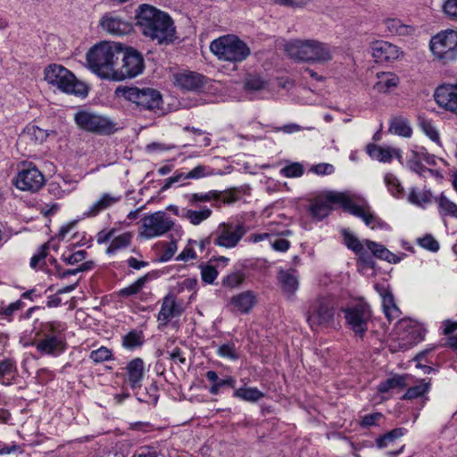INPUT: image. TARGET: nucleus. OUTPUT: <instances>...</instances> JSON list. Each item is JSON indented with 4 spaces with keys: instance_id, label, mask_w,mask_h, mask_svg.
<instances>
[{
    "instance_id": "f257e3e1",
    "label": "nucleus",
    "mask_w": 457,
    "mask_h": 457,
    "mask_svg": "<svg viewBox=\"0 0 457 457\" xmlns=\"http://www.w3.org/2000/svg\"><path fill=\"white\" fill-rule=\"evenodd\" d=\"M136 25L146 37L159 45H168L175 39L176 29L170 16L149 4L138 6Z\"/></svg>"
},
{
    "instance_id": "f03ea898",
    "label": "nucleus",
    "mask_w": 457,
    "mask_h": 457,
    "mask_svg": "<svg viewBox=\"0 0 457 457\" xmlns=\"http://www.w3.org/2000/svg\"><path fill=\"white\" fill-rule=\"evenodd\" d=\"M122 54V46L114 42H101L87 53L89 70L104 79L113 80L117 62Z\"/></svg>"
},
{
    "instance_id": "7ed1b4c3",
    "label": "nucleus",
    "mask_w": 457,
    "mask_h": 457,
    "mask_svg": "<svg viewBox=\"0 0 457 457\" xmlns=\"http://www.w3.org/2000/svg\"><path fill=\"white\" fill-rule=\"evenodd\" d=\"M285 51L296 61L324 63L333 58V48L323 42L307 39H295L285 44Z\"/></svg>"
},
{
    "instance_id": "20e7f679",
    "label": "nucleus",
    "mask_w": 457,
    "mask_h": 457,
    "mask_svg": "<svg viewBox=\"0 0 457 457\" xmlns=\"http://www.w3.org/2000/svg\"><path fill=\"white\" fill-rule=\"evenodd\" d=\"M115 96L130 102L139 112H155L162 108V96L155 88L148 87L119 86L115 89Z\"/></svg>"
},
{
    "instance_id": "39448f33",
    "label": "nucleus",
    "mask_w": 457,
    "mask_h": 457,
    "mask_svg": "<svg viewBox=\"0 0 457 457\" xmlns=\"http://www.w3.org/2000/svg\"><path fill=\"white\" fill-rule=\"evenodd\" d=\"M45 80L56 87L61 91L80 97L88 94L87 86L78 80L76 77L65 67L59 64H51L45 69Z\"/></svg>"
},
{
    "instance_id": "423d86ee",
    "label": "nucleus",
    "mask_w": 457,
    "mask_h": 457,
    "mask_svg": "<svg viewBox=\"0 0 457 457\" xmlns=\"http://www.w3.org/2000/svg\"><path fill=\"white\" fill-rule=\"evenodd\" d=\"M210 49L220 60L240 62L251 54L248 46L237 37L228 35L213 40Z\"/></svg>"
},
{
    "instance_id": "0eeeda50",
    "label": "nucleus",
    "mask_w": 457,
    "mask_h": 457,
    "mask_svg": "<svg viewBox=\"0 0 457 457\" xmlns=\"http://www.w3.org/2000/svg\"><path fill=\"white\" fill-rule=\"evenodd\" d=\"M74 121L80 129L97 135H111L116 131V124L108 117L86 109L74 114Z\"/></svg>"
},
{
    "instance_id": "6e6552de",
    "label": "nucleus",
    "mask_w": 457,
    "mask_h": 457,
    "mask_svg": "<svg viewBox=\"0 0 457 457\" xmlns=\"http://www.w3.org/2000/svg\"><path fill=\"white\" fill-rule=\"evenodd\" d=\"M429 47L434 56L444 64L457 60V31L446 29L433 36Z\"/></svg>"
},
{
    "instance_id": "1a4fd4ad",
    "label": "nucleus",
    "mask_w": 457,
    "mask_h": 457,
    "mask_svg": "<svg viewBox=\"0 0 457 457\" xmlns=\"http://www.w3.org/2000/svg\"><path fill=\"white\" fill-rule=\"evenodd\" d=\"M335 303L329 296L319 297L307 312L306 319L313 329L314 327L333 328L335 324Z\"/></svg>"
},
{
    "instance_id": "9d476101",
    "label": "nucleus",
    "mask_w": 457,
    "mask_h": 457,
    "mask_svg": "<svg viewBox=\"0 0 457 457\" xmlns=\"http://www.w3.org/2000/svg\"><path fill=\"white\" fill-rule=\"evenodd\" d=\"M121 65L114 72L113 81H122L134 79L142 74L145 69V60L140 52L133 47H122Z\"/></svg>"
},
{
    "instance_id": "9b49d317",
    "label": "nucleus",
    "mask_w": 457,
    "mask_h": 457,
    "mask_svg": "<svg viewBox=\"0 0 457 457\" xmlns=\"http://www.w3.org/2000/svg\"><path fill=\"white\" fill-rule=\"evenodd\" d=\"M346 324L360 338H363L371 322L372 312L367 303H360L344 311Z\"/></svg>"
},
{
    "instance_id": "f8f14e48",
    "label": "nucleus",
    "mask_w": 457,
    "mask_h": 457,
    "mask_svg": "<svg viewBox=\"0 0 457 457\" xmlns=\"http://www.w3.org/2000/svg\"><path fill=\"white\" fill-rule=\"evenodd\" d=\"M174 226V222L164 212H155L142 219V230L140 236L151 239L163 236Z\"/></svg>"
},
{
    "instance_id": "ddd939ff",
    "label": "nucleus",
    "mask_w": 457,
    "mask_h": 457,
    "mask_svg": "<svg viewBox=\"0 0 457 457\" xmlns=\"http://www.w3.org/2000/svg\"><path fill=\"white\" fill-rule=\"evenodd\" d=\"M246 233L243 224L222 223L213 232V244L225 248L235 247Z\"/></svg>"
},
{
    "instance_id": "4468645a",
    "label": "nucleus",
    "mask_w": 457,
    "mask_h": 457,
    "mask_svg": "<svg viewBox=\"0 0 457 457\" xmlns=\"http://www.w3.org/2000/svg\"><path fill=\"white\" fill-rule=\"evenodd\" d=\"M14 185L21 190L36 192L45 185V178L36 166L29 164L18 172Z\"/></svg>"
},
{
    "instance_id": "2eb2a0df",
    "label": "nucleus",
    "mask_w": 457,
    "mask_h": 457,
    "mask_svg": "<svg viewBox=\"0 0 457 457\" xmlns=\"http://www.w3.org/2000/svg\"><path fill=\"white\" fill-rule=\"evenodd\" d=\"M340 200H342L341 193L326 192L312 200L309 206L310 213L314 219L322 220L330 213L332 205L339 204Z\"/></svg>"
},
{
    "instance_id": "dca6fc26",
    "label": "nucleus",
    "mask_w": 457,
    "mask_h": 457,
    "mask_svg": "<svg viewBox=\"0 0 457 457\" xmlns=\"http://www.w3.org/2000/svg\"><path fill=\"white\" fill-rule=\"evenodd\" d=\"M371 54L378 63L393 62L403 56V52L397 46L384 40L372 43Z\"/></svg>"
},
{
    "instance_id": "f3484780",
    "label": "nucleus",
    "mask_w": 457,
    "mask_h": 457,
    "mask_svg": "<svg viewBox=\"0 0 457 457\" xmlns=\"http://www.w3.org/2000/svg\"><path fill=\"white\" fill-rule=\"evenodd\" d=\"M434 97L440 107L457 114V82L439 86Z\"/></svg>"
},
{
    "instance_id": "a211bd4d",
    "label": "nucleus",
    "mask_w": 457,
    "mask_h": 457,
    "mask_svg": "<svg viewBox=\"0 0 457 457\" xmlns=\"http://www.w3.org/2000/svg\"><path fill=\"white\" fill-rule=\"evenodd\" d=\"M124 378L132 390L142 386L145 377V362L141 358H134L124 368Z\"/></svg>"
},
{
    "instance_id": "6ab92c4d",
    "label": "nucleus",
    "mask_w": 457,
    "mask_h": 457,
    "mask_svg": "<svg viewBox=\"0 0 457 457\" xmlns=\"http://www.w3.org/2000/svg\"><path fill=\"white\" fill-rule=\"evenodd\" d=\"M36 348L41 354L57 356L64 352L65 342L62 336H45L37 342Z\"/></svg>"
},
{
    "instance_id": "aec40b11",
    "label": "nucleus",
    "mask_w": 457,
    "mask_h": 457,
    "mask_svg": "<svg viewBox=\"0 0 457 457\" xmlns=\"http://www.w3.org/2000/svg\"><path fill=\"white\" fill-rule=\"evenodd\" d=\"M100 25L106 32L117 36L128 34L131 30L130 23L113 13L104 15Z\"/></svg>"
},
{
    "instance_id": "412c9836",
    "label": "nucleus",
    "mask_w": 457,
    "mask_h": 457,
    "mask_svg": "<svg viewBox=\"0 0 457 457\" xmlns=\"http://www.w3.org/2000/svg\"><path fill=\"white\" fill-rule=\"evenodd\" d=\"M183 309L176 303L175 296L170 294L167 295L162 300V307L157 316L160 326H167L173 317L181 315Z\"/></svg>"
},
{
    "instance_id": "4be33fe9",
    "label": "nucleus",
    "mask_w": 457,
    "mask_h": 457,
    "mask_svg": "<svg viewBox=\"0 0 457 457\" xmlns=\"http://www.w3.org/2000/svg\"><path fill=\"white\" fill-rule=\"evenodd\" d=\"M205 378L210 383L208 391L212 395H217L225 388H236L237 379L233 376L225 375L219 377L214 370H208Z\"/></svg>"
},
{
    "instance_id": "5701e85b",
    "label": "nucleus",
    "mask_w": 457,
    "mask_h": 457,
    "mask_svg": "<svg viewBox=\"0 0 457 457\" xmlns=\"http://www.w3.org/2000/svg\"><path fill=\"white\" fill-rule=\"evenodd\" d=\"M342 200L339 201V204L343 209L349 213L361 218L365 224H370V220H373L372 213L370 212V206L358 205L345 194L341 193Z\"/></svg>"
},
{
    "instance_id": "b1692460",
    "label": "nucleus",
    "mask_w": 457,
    "mask_h": 457,
    "mask_svg": "<svg viewBox=\"0 0 457 457\" xmlns=\"http://www.w3.org/2000/svg\"><path fill=\"white\" fill-rule=\"evenodd\" d=\"M204 77L194 71H183L175 75V82L183 90L195 91L204 85Z\"/></svg>"
},
{
    "instance_id": "393cba45",
    "label": "nucleus",
    "mask_w": 457,
    "mask_h": 457,
    "mask_svg": "<svg viewBox=\"0 0 457 457\" xmlns=\"http://www.w3.org/2000/svg\"><path fill=\"white\" fill-rule=\"evenodd\" d=\"M283 293L291 299L299 287V279L295 270H280L278 276Z\"/></svg>"
},
{
    "instance_id": "a878e982",
    "label": "nucleus",
    "mask_w": 457,
    "mask_h": 457,
    "mask_svg": "<svg viewBox=\"0 0 457 457\" xmlns=\"http://www.w3.org/2000/svg\"><path fill=\"white\" fill-rule=\"evenodd\" d=\"M121 200V195L112 193H104L84 213L87 217H96L101 212L115 205Z\"/></svg>"
},
{
    "instance_id": "bb28decb",
    "label": "nucleus",
    "mask_w": 457,
    "mask_h": 457,
    "mask_svg": "<svg viewBox=\"0 0 457 457\" xmlns=\"http://www.w3.org/2000/svg\"><path fill=\"white\" fill-rule=\"evenodd\" d=\"M256 303V294L251 290L239 293L230 299V304L241 313H248Z\"/></svg>"
},
{
    "instance_id": "cd10ccee",
    "label": "nucleus",
    "mask_w": 457,
    "mask_h": 457,
    "mask_svg": "<svg viewBox=\"0 0 457 457\" xmlns=\"http://www.w3.org/2000/svg\"><path fill=\"white\" fill-rule=\"evenodd\" d=\"M375 288L382 297V306L386 318L389 320L396 319L399 316L400 310L395 303L392 293L378 285H376Z\"/></svg>"
},
{
    "instance_id": "c85d7f7f",
    "label": "nucleus",
    "mask_w": 457,
    "mask_h": 457,
    "mask_svg": "<svg viewBox=\"0 0 457 457\" xmlns=\"http://www.w3.org/2000/svg\"><path fill=\"white\" fill-rule=\"evenodd\" d=\"M364 244L367 246L368 250L371 252L372 255L380 260L386 261L389 263H397L401 261V259L398 256L390 252L386 246H384L381 244L376 243L369 239L365 240Z\"/></svg>"
},
{
    "instance_id": "c756f323",
    "label": "nucleus",
    "mask_w": 457,
    "mask_h": 457,
    "mask_svg": "<svg viewBox=\"0 0 457 457\" xmlns=\"http://www.w3.org/2000/svg\"><path fill=\"white\" fill-rule=\"evenodd\" d=\"M17 364L12 358H4L0 360V383L3 385H11L12 379L17 375Z\"/></svg>"
},
{
    "instance_id": "7c9ffc66",
    "label": "nucleus",
    "mask_w": 457,
    "mask_h": 457,
    "mask_svg": "<svg viewBox=\"0 0 457 457\" xmlns=\"http://www.w3.org/2000/svg\"><path fill=\"white\" fill-rule=\"evenodd\" d=\"M437 204L438 213L441 218H457V204L451 201L444 193L434 198Z\"/></svg>"
},
{
    "instance_id": "2f4dec72",
    "label": "nucleus",
    "mask_w": 457,
    "mask_h": 457,
    "mask_svg": "<svg viewBox=\"0 0 457 457\" xmlns=\"http://www.w3.org/2000/svg\"><path fill=\"white\" fill-rule=\"evenodd\" d=\"M378 82L374 85V89L378 93L389 92L392 88L397 87L399 78L391 72L378 73Z\"/></svg>"
},
{
    "instance_id": "473e14b6",
    "label": "nucleus",
    "mask_w": 457,
    "mask_h": 457,
    "mask_svg": "<svg viewBox=\"0 0 457 457\" xmlns=\"http://www.w3.org/2000/svg\"><path fill=\"white\" fill-rule=\"evenodd\" d=\"M366 152L370 158L380 162H390L394 157V148L382 147L376 144H368Z\"/></svg>"
},
{
    "instance_id": "72a5a7b5",
    "label": "nucleus",
    "mask_w": 457,
    "mask_h": 457,
    "mask_svg": "<svg viewBox=\"0 0 457 457\" xmlns=\"http://www.w3.org/2000/svg\"><path fill=\"white\" fill-rule=\"evenodd\" d=\"M46 138V133L45 130L36 126L27 128L18 138V144L31 142L33 145L37 143H42Z\"/></svg>"
},
{
    "instance_id": "f704fd0d",
    "label": "nucleus",
    "mask_w": 457,
    "mask_h": 457,
    "mask_svg": "<svg viewBox=\"0 0 457 457\" xmlns=\"http://www.w3.org/2000/svg\"><path fill=\"white\" fill-rule=\"evenodd\" d=\"M264 394L257 387H240L235 389L233 397L249 403H256L263 398Z\"/></svg>"
},
{
    "instance_id": "c9c22d12",
    "label": "nucleus",
    "mask_w": 457,
    "mask_h": 457,
    "mask_svg": "<svg viewBox=\"0 0 457 457\" xmlns=\"http://www.w3.org/2000/svg\"><path fill=\"white\" fill-rule=\"evenodd\" d=\"M389 131L395 135L410 137L412 134V129L409 121L403 117H395L392 119L389 126Z\"/></svg>"
},
{
    "instance_id": "e433bc0d",
    "label": "nucleus",
    "mask_w": 457,
    "mask_h": 457,
    "mask_svg": "<svg viewBox=\"0 0 457 457\" xmlns=\"http://www.w3.org/2000/svg\"><path fill=\"white\" fill-rule=\"evenodd\" d=\"M212 215V210L208 207H203L199 211L191 209H182L181 217L187 219L191 224L199 225Z\"/></svg>"
},
{
    "instance_id": "4c0bfd02",
    "label": "nucleus",
    "mask_w": 457,
    "mask_h": 457,
    "mask_svg": "<svg viewBox=\"0 0 457 457\" xmlns=\"http://www.w3.org/2000/svg\"><path fill=\"white\" fill-rule=\"evenodd\" d=\"M434 198L430 190L419 191L415 187L411 189L408 195V201L419 207H424L426 204L432 203Z\"/></svg>"
},
{
    "instance_id": "58836bf2",
    "label": "nucleus",
    "mask_w": 457,
    "mask_h": 457,
    "mask_svg": "<svg viewBox=\"0 0 457 457\" xmlns=\"http://www.w3.org/2000/svg\"><path fill=\"white\" fill-rule=\"evenodd\" d=\"M386 31L393 36H407L412 32V28L403 24L398 19H387L384 21Z\"/></svg>"
},
{
    "instance_id": "ea45409f",
    "label": "nucleus",
    "mask_w": 457,
    "mask_h": 457,
    "mask_svg": "<svg viewBox=\"0 0 457 457\" xmlns=\"http://www.w3.org/2000/svg\"><path fill=\"white\" fill-rule=\"evenodd\" d=\"M221 192L216 190H211L206 193H194L186 195L185 197L190 205L196 206L199 203H206L212 200H219L220 198Z\"/></svg>"
},
{
    "instance_id": "a19ab883",
    "label": "nucleus",
    "mask_w": 457,
    "mask_h": 457,
    "mask_svg": "<svg viewBox=\"0 0 457 457\" xmlns=\"http://www.w3.org/2000/svg\"><path fill=\"white\" fill-rule=\"evenodd\" d=\"M406 379V375H395L392 378L382 381L378 385V390L380 393H387L389 390L394 388H403L407 386Z\"/></svg>"
},
{
    "instance_id": "79ce46f5",
    "label": "nucleus",
    "mask_w": 457,
    "mask_h": 457,
    "mask_svg": "<svg viewBox=\"0 0 457 457\" xmlns=\"http://www.w3.org/2000/svg\"><path fill=\"white\" fill-rule=\"evenodd\" d=\"M430 389V380L421 379L419 384L411 386L403 395L404 400H413L423 396Z\"/></svg>"
},
{
    "instance_id": "37998d69",
    "label": "nucleus",
    "mask_w": 457,
    "mask_h": 457,
    "mask_svg": "<svg viewBox=\"0 0 457 457\" xmlns=\"http://www.w3.org/2000/svg\"><path fill=\"white\" fill-rule=\"evenodd\" d=\"M132 235L130 232L122 233L117 237H112L110 245L106 249L107 254H113L117 251L126 248L131 243Z\"/></svg>"
},
{
    "instance_id": "c03bdc74",
    "label": "nucleus",
    "mask_w": 457,
    "mask_h": 457,
    "mask_svg": "<svg viewBox=\"0 0 457 457\" xmlns=\"http://www.w3.org/2000/svg\"><path fill=\"white\" fill-rule=\"evenodd\" d=\"M405 431L406 429L403 428H397L386 433L385 435L377 439V446L378 448H385L393 445L395 442V440H397L398 438L402 437L404 435Z\"/></svg>"
},
{
    "instance_id": "a18cd8bd",
    "label": "nucleus",
    "mask_w": 457,
    "mask_h": 457,
    "mask_svg": "<svg viewBox=\"0 0 457 457\" xmlns=\"http://www.w3.org/2000/svg\"><path fill=\"white\" fill-rule=\"evenodd\" d=\"M407 167L413 172L424 177L425 172L433 173V170L426 168L421 163V157L417 151H412L409 160L407 161Z\"/></svg>"
},
{
    "instance_id": "49530a36",
    "label": "nucleus",
    "mask_w": 457,
    "mask_h": 457,
    "mask_svg": "<svg viewBox=\"0 0 457 457\" xmlns=\"http://www.w3.org/2000/svg\"><path fill=\"white\" fill-rule=\"evenodd\" d=\"M148 280V275H145L138 279H137L134 283L129 285V287H126L124 288H121L118 292V295L121 297H129L131 295H135L137 293L141 291V289L144 287L145 283Z\"/></svg>"
},
{
    "instance_id": "de8ad7c7",
    "label": "nucleus",
    "mask_w": 457,
    "mask_h": 457,
    "mask_svg": "<svg viewBox=\"0 0 457 457\" xmlns=\"http://www.w3.org/2000/svg\"><path fill=\"white\" fill-rule=\"evenodd\" d=\"M214 170L207 165H197L187 173H183L184 179H198L214 175Z\"/></svg>"
},
{
    "instance_id": "09e8293b",
    "label": "nucleus",
    "mask_w": 457,
    "mask_h": 457,
    "mask_svg": "<svg viewBox=\"0 0 457 457\" xmlns=\"http://www.w3.org/2000/svg\"><path fill=\"white\" fill-rule=\"evenodd\" d=\"M342 235L344 237V243L347 248L354 253H361L362 251L363 244L353 234L346 229H343Z\"/></svg>"
},
{
    "instance_id": "8fccbe9b",
    "label": "nucleus",
    "mask_w": 457,
    "mask_h": 457,
    "mask_svg": "<svg viewBox=\"0 0 457 457\" xmlns=\"http://www.w3.org/2000/svg\"><path fill=\"white\" fill-rule=\"evenodd\" d=\"M89 358L96 363H100L105 361L112 359V351L105 347L101 346L100 348L94 350L90 353Z\"/></svg>"
},
{
    "instance_id": "3c124183",
    "label": "nucleus",
    "mask_w": 457,
    "mask_h": 457,
    "mask_svg": "<svg viewBox=\"0 0 457 457\" xmlns=\"http://www.w3.org/2000/svg\"><path fill=\"white\" fill-rule=\"evenodd\" d=\"M217 354L222 358H228L232 361L238 359V354L236 350V346L233 343L224 344L220 345L217 350Z\"/></svg>"
},
{
    "instance_id": "603ef678",
    "label": "nucleus",
    "mask_w": 457,
    "mask_h": 457,
    "mask_svg": "<svg viewBox=\"0 0 457 457\" xmlns=\"http://www.w3.org/2000/svg\"><path fill=\"white\" fill-rule=\"evenodd\" d=\"M280 173L287 178H299L303 173L302 164L294 162L281 169Z\"/></svg>"
},
{
    "instance_id": "864d4df0",
    "label": "nucleus",
    "mask_w": 457,
    "mask_h": 457,
    "mask_svg": "<svg viewBox=\"0 0 457 457\" xmlns=\"http://www.w3.org/2000/svg\"><path fill=\"white\" fill-rule=\"evenodd\" d=\"M122 345L126 348L129 349L141 345L142 338L140 333L137 331H130L123 337Z\"/></svg>"
},
{
    "instance_id": "5fc2aeb1",
    "label": "nucleus",
    "mask_w": 457,
    "mask_h": 457,
    "mask_svg": "<svg viewBox=\"0 0 457 457\" xmlns=\"http://www.w3.org/2000/svg\"><path fill=\"white\" fill-rule=\"evenodd\" d=\"M385 182L393 195L398 196L402 194L403 188L399 180L394 175L386 174L385 176Z\"/></svg>"
},
{
    "instance_id": "6e6d98bb",
    "label": "nucleus",
    "mask_w": 457,
    "mask_h": 457,
    "mask_svg": "<svg viewBox=\"0 0 457 457\" xmlns=\"http://www.w3.org/2000/svg\"><path fill=\"white\" fill-rule=\"evenodd\" d=\"M266 82L259 76H249L245 79V87L248 91H259L265 87Z\"/></svg>"
},
{
    "instance_id": "4d7b16f0",
    "label": "nucleus",
    "mask_w": 457,
    "mask_h": 457,
    "mask_svg": "<svg viewBox=\"0 0 457 457\" xmlns=\"http://www.w3.org/2000/svg\"><path fill=\"white\" fill-rule=\"evenodd\" d=\"M201 278L204 282L212 284L217 278L218 271L212 265H201Z\"/></svg>"
},
{
    "instance_id": "13d9d810",
    "label": "nucleus",
    "mask_w": 457,
    "mask_h": 457,
    "mask_svg": "<svg viewBox=\"0 0 457 457\" xmlns=\"http://www.w3.org/2000/svg\"><path fill=\"white\" fill-rule=\"evenodd\" d=\"M63 330V327L61 322L58 321H51L47 322L43 326L42 334L43 337L54 335V336H62V331Z\"/></svg>"
},
{
    "instance_id": "bf43d9fd",
    "label": "nucleus",
    "mask_w": 457,
    "mask_h": 457,
    "mask_svg": "<svg viewBox=\"0 0 457 457\" xmlns=\"http://www.w3.org/2000/svg\"><path fill=\"white\" fill-rule=\"evenodd\" d=\"M245 277L239 272H234L223 278L222 284L228 287H237L243 283Z\"/></svg>"
},
{
    "instance_id": "052dcab7",
    "label": "nucleus",
    "mask_w": 457,
    "mask_h": 457,
    "mask_svg": "<svg viewBox=\"0 0 457 457\" xmlns=\"http://www.w3.org/2000/svg\"><path fill=\"white\" fill-rule=\"evenodd\" d=\"M443 12L452 21H457V0H445Z\"/></svg>"
},
{
    "instance_id": "680f3d73",
    "label": "nucleus",
    "mask_w": 457,
    "mask_h": 457,
    "mask_svg": "<svg viewBox=\"0 0 457 457\" xmlns=\"http://www.w3.org/2000/svg\"><path fill=\"white\" fill-rule=\"evenodd\" d=\"M420 245L431 252L439 250V243L431 235H427L420 239Z\"/></svg>"
},
{
    "instance_id": "e2e57ef3",
    "label": "nucleus",
    "mask_w": 457,
    "mask_h": 457,
    "mask_svg": "<svg viewBox=\"0 0 457 457\" xmlns=\"http://www.w3.org/2000/svg\"><path fill=\"white\" fill-rule=\"evenodd\" d=\"M87 256V252L85 250H79L77 251L69 256H66L65 254H62V260L70 265H74L76 263H79L82 262Z\"/></svg>"
},
{
    "instance_id": "0e129e2a",
    "label": "nucleus",
    "mask_w": 457,
    "mask_h": 457,
    "mask_svg": "<svg viewBox=\"0 0 457 457\" xmlns=\"http://www.w3.org/2000/svg\"><path fill=\"white\" fill-rule=\"evenodd\" d=\"M310 170L317 175H330L334 173L335 168L329 163H319L312 166Z\"/></svg>"
},
{
    "instance_id": "69168bd1",
    "label": "nucleus",
    "mask_w": 457,
    "mask_h": 457,
    "mask_svg": "<svg viewBox=\"0 0 457 457\" xmlns=\"http://www.w3.org/2000/svg\"><path fill=\"white\" fill-rule=\"evenodd\" d=\"M177 251V244L174 241L170 242L166 245L162 253L161 254L159 261L165 262L170 261Z\"/></svg>"
},
{
    "instance_id": "338daca9",
    "label": "nucleus",
    "mask_w": 457,
    "mask_h": 457,
    "mask_svg": "<svg viewBox=\"0 0 457 457\" xmlns=\"http://www.w3.org/2000/svg\"><path fill=\"white\" fill-rule=\"evenodd\" d=\"M22 307H23V302L21 300H17L16 302L12 303L5 307H1L0 308V315L11 317L16 311L21 309Z\"/></svg>"
},
{
    "instance_id": "774afa93",
    "label": "nucleus",
    "mask_w": 457,
    "mask_h": 457,
    "mask_svg": "<svg viewBox=\"0 0 457 457\" xmlns=\"http://www.w3.org/2000/svg\"><path fill=\"white\" fill-rule=\"evenodd\" d=\"M271 247L278 252H287L290 247V242L285 238H277L275 240H270Z\"/></svg>"
}]
</instances>
